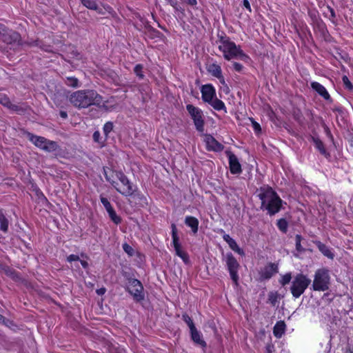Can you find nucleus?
<instances>
[{
  "mask_svg": "<svg viewBox=\"0 0 353 353\" xmlns=\"http://www.w3.org/2000/svg\"><path fill=\"white\" fill-rule=\"evenodd\" d=\"M6 274L10 275L12 273L10 269L8 268V270H6Z\"/></svg>",
  "mask_w": 353,
  "mask_h": 353,
  "instance_id": "nucleus-58",
  "label": "nucleus"
},
{
  "mask_svg": "<svg viewBox=\"0 0 353 353\" xmlns=\"http://www.w3.org/2000/svg\"><path fill=\"white\" fill-rule=\"evenodd\" d=\"M123 249L130 256H132L134 254V249L129 244L126 243L123 244Z\"/></svg>",
  "mask_w": 353,
  "mask_h": 353,
  "instance_id": "nucleus-44",
  "label": "nucleus"
},
{
  "mask_svg": "<svg viewBox=\"0 0 353 353\" xmlns=\"http://www.w3.org/2000/svg\"><path fill=\"white\" fill-rule=\"evenodd\" d=\"M226 265L230 272L231 279L234 283L237 285L239 281V275L237 274L238 269L239 268V263L232 255V253H228L226 255Z\"/></svg>",
  "mask_w": 353,
  "mask_h": 353,
  "instance_id": "nucleus-10",
  "label": "nucleus"
},
{
  "mask_svg": "<svg viewBox=\"0 0 353 353\" xmlns=\"http://www.w3.org/2000/svg\"><path fill=\"white\" fill-rule=\"evenodd\" d=\"M103 173L106 181L110 182L114 188H117L118 183L116 181V179L119 180L118 175L121 174V172L113 170L109 168H103Z\"/></svg>",
  "mask_w": 353,
  "mask_h": 353,
  "instance_id": "nucleus-11",
  "label": "nucleus"
},
{
  "mask_svg": "<svg viewBox=\"0 0 353 353\" xmlns=\"http://www.w3.org/2000/svg\"><path fill=\"white\" fill-rule=\"evenodd\" d=\"M185 223L190 228H191L194 233H196L199 227V221L194 216H186L185 219Z\"/></svg>",
  "mask_w": 353,
  "mask_h": 353,
  "instance_id": "nucleus-25",
  "label": "nucleus"
},
{
  "mask_svg": "<svg viewBox=\"0 0 353 353\" xmlns=\"http://www.w3.org/2000/svg\"><path fill=\"white\" fill-rule=\"evenodd\" d=\"M233 65V68L236 71V72H241L242 70H243V65L239 63H237V62H233L232 63Z\"/></svg>",
  "mask_w": 353,
  "mask_h": 353,
  "instance_id": "nucleus-48",
  "label": "nucleus"
},
{
  "mask_svg": "<svg viewBox=\"0 0 353 353\" xmlns=\"http://www.w3.org/2000/svg\"><path fill=\"white\" fill-rule=\"evenodd\" d=\"M171 228L173 246L174 248L179 247V245H181V243L179 242V237L177 234L176 226L174 223H172Z\"/></svg>",
  "mask_w": 353,
  "mask_h": 353,
  "instance_id": "nucleus-32",
  "label": "nucleus"
},
{
  "mask_svg": "<svg viewBox=\"0 0 353 353\" xmlns=\"http://www.w3.org/2000/svg\"><path fill=\"white\" fill-rule=\"evenodd\" d=\"M327 10L330 12V19L334 20L336 18V13L334 10L331 8L330 6H327Z\"/></svg>",
  "mask_w": 353,
  "mask_h": 353,
  "instance_id": "nucleus-49",
  "label": "nucleus"
},
{
  "mask_svg": "<svg viewBox=\"0 0 353 353\" xmlns=\"http://www.w3.org/2000/svg\"><path fill=\"white\" fill-rule=\"evenodd\" d=\"M343 84L345 85V88L350 90L353 89V85L350 81L349 79L347 76H343L342 78Z\"/></svg>",
  "mask_w": 353,
  "mask_h": 353,
  "instance_id": "nucleus-45",
  "label": "nucleus"
},
{
  "mask_svg": "<svg viewBox=\"0 0 353 353\" xmlns=\"http://www.w3.org/2000/svg\"><path fill=\"white\" fill-rule=\"evenodd\" d=\"M182 319L187 323L188 326L190 328V330L196 327L192 318L188 314H183Z\"/></svg>",
  "mask_w": 353,
  "mask_h": 353,
  "instance_id": "nucleus-38",
  "label": "nucleus"
},
{
  "mask_svg": "<svg viewBox=\"0 0 353 353\" xmlns=\"http://www.w3.org/2000/svg\"><path fill=\"white\" fill-rule=\"evenodd\" d=\"M79 260V256L76 254H70L67 257V261L70 263L72 261H77Z\"/></svg>",
  "mask_w": 353,
  "mask_h": 353,
  "instance_id": "nucleus-47",
  "label": "nucleus"
},
{
  "mask_svg": "<svg viewBox=\"0 0 353 353\" xmlns=\"http://www.w3.org/2000/svg\"><path fill=\"white\" fill-rule=\"evenodd\" d=\"M59 148V145L56 141L48 139L46 143L43 147V150L48 152H52L56 151Z\"/></svg>",
  "mask_w": 353,
  "mask_h": 353,
  "instance_id": "nucleus-30",
  "label": "nucleus"
},
{
  "mask_svg": "<svg viewBox=\"0 0 353 353\" xmlns=\"http://www.w3.org/2000/svg\"><path fill=\"white\" fill-rule=\"evenodd\" d=\"M277 227L283 233H286L288 228V223L285 219H280L277 221Z\"/></svg>",
  "mask_w": 353,
  "mask_h": 353,
  "instance_id": "nucleus-37",
  "label": "nucleus"
},
{
  "mask_svg": "<svg viewBox=\"0 0 353 353\" xmlns=\"http://www.w3.org/2000/svg\"><path fill=\"white\" fill-rule=\"evenodd\" d=\"M243 5L247 9H248L250 11L251 10L250 5V3H249L248 0H243Z\"/></svg>",
  "mask_w": 353,
  "mask_h": 353,
  "instance_id": "nucleus-53",
  "label": "nucleus"
},
{
  "mask_svg": "<svg viewBox=\"0 0 353 353\" xmlns=\"http://www.w3.org/2000/svg\"><path fill=\"white\" fill-rule=\"evenodd\" d=\"M230 170L232 174H240L242 172L241 165L236 156L231 152H228Z\"/></svg>",
  "mask_w": 353,
  "mask_h": 353,
  "instance_id": "nucleus-12",
  "label": "nucleus"
},
{
  "mask_svg": "<svg viewBox=\"0 0 353 353\" xmlns=\"http://www.w3.org/2000/svg\"><path fill=\"white\" fill-rule=\"evenodd\" d=\"M143 65L141 64H137L134 68V72L136 75L140 79H143L144 78V74L143 73Z\"/></svg>",
  "mask_w": 353,
  "mask_h": 353,
  "instance_id": "nucleus-40",
  "label": "nucleus"
},
{
  "mask_svg": "<svg viewBox=\"0 0 353 353\" xmlns=\"http://www.w3.org/2000/svg\"><path fill=\"white\" fill-rule=\"evenodd\" d=\"M312 88L325 100H330V96L325 88L318 82L311 83Z\"/></svg>",
  "mask_w": 353,
  "mask_h": 353,
  "instance_id": "nucleus-19",
  "label": "nucleus"
},
{
  "mask_svg": "<svg viewBox=\"0 0 353 353\" xmlns=\"http://www.w3.org/2000/svg\"><path fill=\"white\" fill-rule=\"evenodd\" d=\"M110 219L115 223L119 224L121 222V219L119 216H118L114 210V208H111L110 210L107 211Z\"/></svg>",
  "mask_w": 353,
  "mask_h": 353,
  "instance_id": "nucleus-35",
  "label": "nucleus"
},
{
  "mask_svg": "<svg viewBox=\"0 0 353 353\" xmlns=\"http://www.w3.org/2000/svg\"><path fill=\"white\" fill-rule=\"evenodd\" d=\"M208 103L210 104L213 107V108L215 109L216 110H223L226 112L225 105L221 100H220L217 98H215V99H213L212 100V101L209 102Z\"/></svg>",
  "mask_w": 353,
  "mask_h": 353,
  "instance_id": "nucleus-31",
  "label": "nucleus"
},
{
  "mask_svg": "<svg viewBox=\"0 0 353 353\" xmlns=\"http://www.w3.org/2000/svg\"><path fill=\"white\" fill-rule=\"evenodd\" d=\"M26 134L30 141L34 144L37 148L43 150V147L45 145V143H46L48 140L46 138L34 135L29 132H27Z\"/></svg>",
  "mask_w": 353,
  "mask_h": 353,
  "instance_id": "nucleus-18",
  "label": "nucleus"
},
{
  "mask_svg": "<svg viewBox=\"0 0 353 353\" xmlns=\"http://www.w3.org/2000/svg\"><path fill=\"white\" fill-rule=\"evenodd\" d=\"M186 109L194 121L196 130L200 132H203L204 131L205 122L201 110L192 104L187 105Z\"/></svg>",
  "mask_w": 353,
  "mask_h": 353,
  "instance_id": "nucleus-7",
  "label": "nucleus"
},
{
  "mask_svg": "<svg viewBox=\"0 0 353 353\" xmlns=\"http://www.w3.org/2000/svg\"><path fill=\"white\" fill-rule=\"evenodd\" d=\"M312 139L314 143L316 148L320 152V153L325 157L329 156V154L327 152L323 143L318 138L312 137Z\"/></svg>",
  "mask_w": 353,
  "mask_h": 353,
  "instance_id": "nucleus-27",
  "label": "nucleus"
},
{
  "mask_svg": "<svg viewBox=\"0 0 353 353\" xmlns=\"http://www.w3.org/2000/svg\"><path fill=\"white\" fill-rule=\"evenodd\" d=\"M0 39L12 47L22 45L21 35L17 32L8 29L7 27Z\"/></svg>",
  "mask_w": 353,
  "mask_h": 353,
  "instance_id": "nucleus-9",
  "label": "nucleus"
},
{
  "mask_svg": "<svg viewBox=\"0 0 353 353\" xmlns=\"http://www.w3.org/2000/svg\"><path fill=\"white\" fill-rule=\"evenodd\" d=\"M250 119L252 121L253 128L256 132H259L261 130L260 125L256 122L253 119L250 118Z\"/></svg>",
  "mask_w": 353,
  "mask_h": 353,
  "instance_id": "nucleus-46",
  "label": "nucleus"
},
{
  "mask_svg": "<svg viewBox=\"0 0 353 353\" xmlns=\"http://www.w3.org/2000/svg\"><path fill=\"white\" fill-rule=\"evenodd\" d=\"M202 99L206 103L211 102L214 99L216 92L214 88L210 84H206L201 87Z\"/></svg>",
  "mask_w": 353,
  "mask_h": 353,
  "instance_id": "nucleus-14",
  "label": "nucleus"
},
{
  "mask_svg": "<svg viewBox=\"0 0 353 353\" xmlns=\"http://www.w3.org/2000/svg\"><path fill=\"white\" fill-rule=\"evenodd\" d=\"M220 233L223 234V239H224L225 241H226L228 243V244L229 245L230 248L233 251L237 252L240 255H243L244 254L243 250L239 247V245H237V243L235 241V240H234L232 238H231L229 234H225L224 230H222V229L220 230Z\"/></svg>",
  "mask_w": 353,
  "mask_h": 353,
  "instance_id": "nucleus-17",
  "label": "nucleus"
},
{
  "mask_svg": "<svg viewBox=\"0 0 353 353\" xmlns=\"http://www.w3.org/2000/svg\"><path fill=\"white\" fill-rule=\"evenodd\" d=\"M9 226V221L6 217L3 210H0V230L4 233L8 232Z\"/></svg>",
  "mask_w": 353,
  "mask_h": 353,
  "instance_id": "nucleus-28",
  "label": "nucleus"
},
{
  "mask_svg": "<svg viewBox=\"0 0 353 353\" xmlns=\"http://www.w3.org/2000/svg\"><path fill=\"white\" fill-rule=\"evenodd\" d=\"M68 101L75 108H86L91 105H99L102 97L94 90H81L74 92L68 91Z\"/></svg>",
  "mask_w": 353,
  "mask_h": 353,
  "instance_id": "nucleus-1",
  "label": "nucleus"
},
{
  "mask_svg": "<svg viewBox=\"0 0 353 353\" xmlns=\"http://www.w3.org/2000/svg\"><path fill=\"white\" fill-rule=\"evenodd\" d=\"M128 286L125 288L127 292H128L132 296L134 301L140 302L145 298L143 293V286L140 281L137 279L128 277Z\"/></svg>",
  "mask_w": 353,
  "mask_h": 353,
  "instance_id": "nucleus-6",
  "label": "nucleus"
},
{
  "mask_svg": "<svg viewBox=\"0 0 353 353\" xmlns=\"http://www.w3.org/2000/svg\"><path fill=\"white\" fill-rule=\"evenodd\" d=\"M278 265L274 263H270L261 270L260 272L261 278L263 279H270L274 274L278 272Z\"/></svg>",
  "mask_w": 353,
  "mask_h": 353,
  "instance_id": "nucleus-13",
  "label": "nucleus"
},
{
  "mask_svg": "<svg viewBox=\"0 0 353 353\" xmlns=\"http://www.w3.org/2000/svg\"><path fill=\"white\" fill-rule=\"evenodd\" d=\"M81 3L88 9L97 11L99 14H103V10L99 8L96 0H81Z\"/></svg>",
  "mask_w": 353,
  "mask_h": 353,
  "instance_id": "nucleus-23",
  "label": "nucleus"
},
{
  "mask_svg": "<svg viewBox=\"0 0 353 353\" xmlns=\"http://www.w3.org/2000/svg\"><path fill=\"white\" fill-rule=\"evenodd\" d=\"M220 80V82L222 83V84H225V80H224V78L222 76L221 78L219 79Z\"/></svg>",
  "mask_w": 353,
  "mask_h": 353,
  "instance_id": "nucleus-59",
  "label": "nucleus"
},
{
  "mask_svg": "<svg viewBox=\"0 0 353 353\" xmlns=\"http://www.w3.org/2000/svg\"><path fill=\"white\" fill-rule=\"evenodd\" d=\"M205 141L208 150L219 152L223 150V145L218 142L214 137L210 134L205 135Z\"/></svg>",
  "mask_w": 353,
  "mask_h": 353,
  "instance_id": "nucleus-15",
  "label": "nucleus"
},
{
  "mask_svg": "<svg viewBox=\"0 0 353 353\" xmlns=\"http://www.w3.org/2000/svg\"><path fill=\"white\" fill-rule=\"evenodd\" d=\"M311 283V280L303 274H296L292 282L290 291L294 298L303 294Z\"/></svg>",
  "mask_w": 353,
  "mask_h": 353,
  "instance_id": "nucleus-4",
  "label": "nucleus"
},
{
  "mask_svg": "<svg viewBox=\"0 0 353 353\" xmlns=\"http://www.w3.org/2000/svg\"><path fill=\"white\" fill-rule=\"evenodd\" d=\"M281 298V295L277 292L272 291L268 293V302L272 306H276L279 299Z\"/></svg>",
  "mask_w": 353,
  "mask_h": 353,
  "instance_id": "nucleus-33",
  "label": "nucleus"
},
{
  "mask_svg": "<svg viewBox=\"0 0 353 353\" xmlns=\"http://www.w3.org/2000/svg\"><path fill=\"white\" fill-rule=\"evenodd\" d=\"M292 279V274L290 272L285 274L283 275L281 280L279 281V283L285 286V285L288 284Z\"/></svg>",
  "mask_w": 353,
  "mask_h": 353,
  "instance_id": "nucleus-41",
  "label": "nucleus"
},
{
  "mask_svg": "<svg viewBox=\"0 0 353 353\" xmlns=\"http://www.w3.org/2000/svg\"><path fill=\"white\" fill-rule=\"evenodd\" d=\"M119 181L122 184V188H118L117 185V191L125 196H132L137 190V188L134 185L128 178L121 172V174H119Z\"/></svg>",
  "mask_w": 353,
  "mask_h": 353,
  "instance_id": "nucleus-8",
  "label": "nucleus"
},
{
  "mask_svg": "<svg viewBox=\"0 0 353 353\" xmlns=\"http://www.w3.org/2000/svg\"><path fill=\"white\" fill-rule=\"evenodd\" d=\"M188 4L191 6H195L196 4V0H187Z\"/></svg>",
  "mask_w": 353,
  "mask_h": 353,
  "instance_id": "nucleus-56",
  "label": "nucleus"
},
{
  "mask_svg": "<svg viewBox=\"0 0 353 353\" xmlns=\"http://www.w3.org/2000/svg\"><path fill=\"white\" fill-rule=\"evenodd\" d=\"M329 271L325 268L316 271L312 288L315 291H325L329 289L330 285Z\"/></svg>",
  "mask_w": 353,
  "mask_h": 353,
  "instance_id": "nucleus-5",
  "label": "nucleus"
},
{
  "mask_svg": "<svg viewBox=\"0 0 353 353\" xmlns=\"http://www.w3.org/2000/svg\"><path fill=\"white\" fill-rule=\"evenodd\" d=\"M316 247L319 248V251L325 256L329 259H332L334 256V254L331 252L330 248L325 245L324 243H321L319 241H316L314 242Z\"/></svg>",
  "mask_w": 353,
  "mask_h": 353,
  "instance_id": "nucleus-24",
  "label": "nucleus"
},
{
  "mask_svg": "<svg viewBox=\"0 0 353 353\" xmlns=\"http://www.w3.org/2000/svg\"><path fill=\"white\" fill-rule=\"evenodd\" d=\"M344 353H353L351 348H349Z\"/></svg>",
  "mask_w": 353,
  "mask_h": 353,
  "instance_id": "nucleus-60",
  "label": "nucleus"
},
{
  "mask_svg": "<svg viewBox=\"0 0 353 353\" xmlns=\"http://www.w3.org/2000/svg\"><path fill=\"white\" fill-rule=\"evenodd\" d=\"M219 42V49L223 52L226 60L239 59L245 62L250 60V57L243 52L241 47L236 46L229 37H220Z\"/></svg>",
  "mask_w": 353,
  "mask_h": 353,
  "instance_id": "nucleus-3",
  "label": "nucleus"
},
{
  "mask_svg": "<svg viewBox=\"0 0 353 353\" xmlns=\"http://www.w3.org/2000/svg\"><path fill=\"white\" fill-rule=\"evenodd\" d=\"M167 1L172 7H174L176 10L178 9L177 8L178 2L176 0H167Z\"/></svg>",
  "mask_w": 353,
  "mask_h": 353,
  "instance_id": "nucleus-51",
  "label": "nucleus"
},
{
  "mask_svg": "<svg viewBox=\"0 0 353 353\" xmlns=\"http://www.w3.org/2000/svg\"><path fill=\"white\" fill-rule=\"evenodd\" d=\"M190 337L196 345L200 346L203 349L207 347L206 342L203 340L202 334L196 329V327L190 330Z\"/></svg>",
  "mask_w": 353,
  "mask_h": 353,
  "instance_id": "nucleus-16",
  "label": "nucleus"
},
{
  "mask_svg": "<svg viewBox=\"0 0 353 353\" xmlns=\"http://www.w3.org/2000/svg\"><path fill=\"white\" fill-rule=\"evenodd\" d=\"M106 292V289L105 288H101L97 290V294L98 295H103Z\"/></svg>",
  "mask_w": 353,
  "mask_h": 353,
  "instance_id": "nucleus-52",
  "label": "nucleus"
},
{
  "mask_svg": "<svg viewBox=\"0 0 353 353\" xmlns=\"http://www.w3.org/2000/svg\"><path fill=\"white\" fill-rule=\"evenodd\" d=\"M65 83L70 87H79V80L77 78L74 77H67L65 79Z\"/></svg>",
  "mask_w": 353,
  "mask_h": 353,
  "instance_id": "nucleus-36",
  "label": "nucleus"
},
{
  "mask_svg": "<svg viewBox=\"0 0 353 353\" xmlns=\"http://www.w3.org/2000/svg\"><path fill=\"white\" fill-rule=\"evenodd\" d=\"M258 196L261 201V209L267 210L270 216L280 211L282 200L272 188H261Z\"/></svg>",
  "mask_w": 353,
  "mask_h": 353,
  "instance_id": "nucleus-2",
  "label": "nucleus"
},
{
  "mask_svg": "<svg viewBox=\"0 0 353 353\" xmlns=\"http://www.w3.org/2000/svg\"><path fill=\"white\" fill-rule=\"evenodd\" d=\"M68 92H64L63 93L60 92H57L54 93V97H53L54 103L56 104V105L63 108L64 101L68 100Z\"/></svg>",
  "mask_w": 353,
  "mask_h": 353,
  "instance_id": "nucleus-21",
  "label": "nucleus"
},
{
  "mask_svg": "<svg viewBox=\"0 0 353 353\" xmlns=\"http://www.w3.org/2000/svg\"><path fill=\"white\" fill-rule=\"evenodd\" d=\"M286 325L284 321H277L273 328V334L275 337L280 339L285 333Z\"/></svg>",
  "mask_w": 353,
  "mask_h": 353,
  "instance_id": "nucleus-22",
  "label": "nucleus"
},
{
  "mask_svg": "<svg viewBox=\"0 0 353 353\" xmlns=\"http://www.w3.org/2000/svg\"><path fill=\"white\" fill-rule=\"evenodd\" d=\"M100 139H101V134L99 133V132L98 131H96L94 132L93 134V139L95 142H98L99 143L100 142Z\"/></svg>",
  "mask_w": 353,
  "mask_h": 353,
  "instance_id": "nucleus-50",
  "label": "nucleus"
},
{
  "mask_svg": "<svg viewBox=\"0 0 353 353\" xmlns=\"http://www.w3.org/2000/svg\"><path fill=\"white\" fill-rule=\"evenodd\" d=\"M113 129V123L110 121H108L105 123L103 126V132L106 137H108V134Z\"/></svg>",
  "mask_w": 353,
  "mask_h": 353,
  "instance_id": "nucleus-42",
  "label": "nucleus"
},
{
  "mask_svg": "<svg viewBox=\"0 0 353 353\" xmlns=\"http://www.w3.org/2000/svg\"><path fill=\"white\" fill-rule=\"evenodd\" d=\"M59 114H60V117L64 119H67V117H68V114L65 111H61Z\"/></svg>",
  "mask_w": 353,
  "mask_h": 353,
  "instance_id": "nucleus-55",
  "label": "nucleus"
},
{
  "mask_svg": "<svg viewBox=\"0 0 353 353\" xmlns=\"http://www.w3.org/2000/svg\"><path fill=\"white\" fill-rule=\"evenodd\" d=\"M100 200H101V203L103 205L104 208H105L106 211L112 208V206L111 205L110 201L108 200L107 198L101 196Z\"/></svg>",
  "mask_w": 353,
  "mask_h": 353,
  "instance_id": "nucleus-43",
  "label": "nucleus"
},
{
  "mask_svg": "<svg viewBox=\"0 0 353 353\" xmlns=\"http://www.w3.org/2000/svg\"><path fill=\"white\" fill-rule=\"evenodd\" d=\"M208 71L213 77H216L217 79H220L222 77V71H221V66L217 64H215V63L210 64L208 67Z\"/></svg>",
  "mask_w": 353,
  "mask_h": 353,
  "instance_id": "nucleus-26",
  "label": "nucleus"
},
{
  "mask_svg": "<svg viewBox=\"0 0 353 353\" xmlns=\"http://www.w3.org/2000/svg\"><path fill=\"white\" fill-rule=\"evenodd\" d=\"M79 261H80V263L83 268L86 269L88 268V263L87 261H83V260H79Z\"/></svg>",
  "mask_w": 353,
  "mask_h": 353,
  "instance_id": "nucleus-54",
  "label": "nucleus"
},
{
  "mask_svg": "<svg viewBox=\"0 0 353 353\" xmlns=\"http://www.w3.org/2000/svg\"><path fill=\"white\" fill-rule=\"evenodd\" d=\"M273 348V346L272 345H268L266 347L267 349V352L268 353H272V349Z\"/></svg>",
  "mask_w": 353,
  "mask_h": 353,
  "instance_id": "nucleus-57",
  "label": "nucleus"
},
{
  "mask_svg": "<svg viewBox=\"0 0 353 353\" xmlns=\"http://www.w3.org/2000/svg\"><path fill=\"white\" fill-rule=\"evenodd\" d=\"M174 248L176 252V254L178 256H179L185 264L189 263V262H190L189 256L186 252H185L182 250L181 245H179V247H175Z\"/></svg>",
  "mask_w": 353,
  "mask_h": 353,
  "instance_id": "nucleus-29",
  "label": "nucleus"
},
{
  "mask_svg": "<svg viewBox=\"0 0 353 353\" xmlns=\"http://www.w3.org/2000/svg\"><path fill=\"white\" fill-rule=\"evenodd\" d=\"M0 103L7 108L15 112H19L22 110L18 105L12 104L10 99L5 94H0Z\"/></svg>",
  "mask_w": 353,
  "mask_h": 353,
  "instance_id": "nucleus-20",
  "label": "nucleus"
},
{
  "mask_svg": "<svg viewBox=\"0 0 353 353\" xmlns=\"http://www.w3.org/2000/svg\"><path fill=\"white\" fill-rule=\"evenodd\" d=\"M4 319V316L0 314V322L3 321Z\"/></svg>",
  "mask_w": 353,
  "mask_h": 353,
  "instance_id": "nucleus-61",
  "label": "nucleus"
},
{
  "mask_svg": "<svg viewBox=\"0 0 353 353\" xmlns=\"http://www.w3.org/2000/svg\"><path fill=\"white\" fill-rule=\"evenodd\" d=\"M302 239H303V238H302L301 235H300V234L296 235V236H295L296 250L299 252H303L305 251V249L302 247V245L301 244Z\"/></svg>",
  "mask_w": 353,
  "mask_h": 353,
  "instance_id": "nucleus-39",
  "label": "nucleus"
},
{
  "mask_svg": "<svg viewBox=\"0 0 353 353\" xmlns=\"http://www.w3.org/2000/svg\"><path fill=\"white\" fill-rule=\"evenodd\" d=\"M30 46H38L41 50L46 51V52H52V46L50 45H46L43 44L41 41L39 40L33 41L32 42H30L28 43Z\"/></svg>",
  "mask_w": 353,
  "mask_h": 353,
  "instance_id": "nucleus-34",
  "label": "nucleus"
}]
</instances>
